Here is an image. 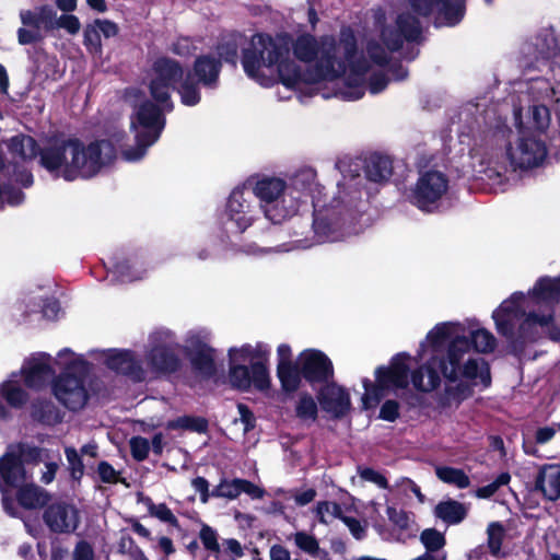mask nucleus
<instances>
[{
    "mask_svg": "<svg viewBox=\"0 0 560 560\" xmlns=\"http://www.w3.org/2000/svg\"><path fill=\"white\" fill-rule=\"evenodd\" d=\"M368 54L376 65H383L387 61V51L376 44H369Z\"/></svg>",
    "mask_w": 560,
    "mask_h": 560,
    "instance_id": "62",
    "label": "nucleus"
},
{
    "mask_svg": "<svg viewBox=\"0 0 560 560\" xmlns=\"http://www.w3.org/2000/svg\"><path fill=\"white\" fill-rule=\"evenodd\" d=\"M220 546L221 553L218 558L222 560H236L244 555L241 542L234 538L223 539Z\"/></svg>",
    "mask_w": 560,
    "mask_h": 560,
    "instance_id": "43",
    "label": "nucleus"
},
{
    "mask_svg": "<svg viewBox=\"0 0 560 560\" xmlns=\"http://www.w3.org/2000/svg\"><path fill=\"white\" fill-rule=\"evenodd\" d=\"M94 23H95L96 27L98 28L100 33L105 38H110L118 34L117 24L109 20L97 19L94 21Z\"/></svg>",
    "mask_w": 560,
    "mask_h": 560,
    "instance_id": "56",
    "label": "nucleus"
},
{
    "mask_svg": "<svg viewBox=\"0 0 560 560\" xmlns=\"http://www.w3.org/2000/svg\"><path fill=\"white\" fill-rule=\"evenodd\" d=\"M515 131L505 125L489 129L485 136V148L478 158V173L499 183L513 172H528L540 167L547 159L546 141L525 126L522 110H514Z\"/></svg>",
    "mask_w": 560,
    "mask_h": 560,
    "instance_id": "5",
    "label": "nucleus"
},
{
    "mask_svg": "<svg viewBox=\"0 0 560 560\" xmlns=\"http://www.w3.org/2000/svg\"><path fill=\"white\" fill-rule=\"evenodd\" d=\"M115 158L116 149L108 140L84 144L77 138H65L44 147L39 163L54 177L73 182L95 176Z\"/></svg>",
    "mask_w": 560,
    "mask_h": 560,
    "instance_id": "6",
    "label": "nucleus"
},
{
    "mask_svg": "<svg viewBox=\"0 0 560 560\" xmlns=\"http://www.w3.org/2000/svg\"><path fill=\"white\" fill-rule=\"evenodd\" d=\"M412 358L407 353H398L390 360L388 366H380L375 371V384L369 380L363 381L364 394L362 404L364 409L375 407L385 390L406 388L409 384V370Z\"/></svg>",
    "mask_w": 560,
    "mask_h": 560,
    "instance_id": "11",
    "label": "nucleus"
},
{
    "mask_svg": "<svg viewBox=\"0 0 560 560\" xmlns=\"http://www.w3.org/2000/svg\"><path fill=\"white\" fill-rule=\"evenodd\" d=\"M180 349L201 373L208 375L214 371L213 350L207 345V334L205 331H189Z\"/></svg>",
    "mask_w": 560,
    "mask_h": 560,
    "instance_id": "16",
    "label": "nucleus"
},
{
    "mask_svg": "<svg viewBox=\"0 0 560 560\" xmlns=\"http://www.w3.org/2000/svg\"><path fill=\"white\" fill-rule=\"evenodd\" d=\"M45 30H51L56 23V12L49 5H40L34 10Z\"/></svg>",
    "mask_w": 560,
    "mask_h": 560,
    "instance_id": "52",
    "label": "nucleus"
},
{
    "mask_svg": "<svg viewBox=\"0 0 560 560\" xmlns=\"http://www.w3.org/2000/svg\"><path fill=\"white\" fill-rule=\"evenodd\" d=\"M269 349L264 343L243 345L229 350V383L243 392H266L270 387L267 368Z\"/></svg>",
    "mask_w": 560,
    "mask_h": 560,
    "instance_id": "9",
    "label": "nucleus"
},
{
    "mask_svg": "<svg viewBox=\"0 0 560 560\" xmlns=\"http://www.w3.org/2000/svg\"><path fill=\"white\" fill-rule=\"evenodd\" d=\"M399 416V405L395 400H387L383 404L380 418L386 421H395Z\"/></svg>",
    "mask_w": 560,
    "mask_h": 560,
    "instance_id": "54",
    "label": "nucleus"
},
{
    "mask_svg": "<svg viewBox=\"0 0 560 560\" xmlns=\"http://www.w3.org/2000/svg\"><path fill=\"white\" fill-rule=\"evenodd\" d=\"M314 513L322 524H331L335 520L342 518L341 506L332 501H319L314 508Z\"/></svg>",
    "mask_w": 560,
    "mask_h": 560,
    "instance_id": "32",
    "label": "nucleus"
},
{
    "mask_svg": "<svg viewBox=\"0 0 560 560\" xmlns=\"http://www.w3.org/2000/svg\"><path fill=\"white\" fill-rule=\"evenodd\" d=\"M497 339L477 319L443 322L436 324L420 343L418 359L425 361L411 375V383L418 390L430 392L440 384V375L434 366L451 381L460 377L474 385L487 387L490 384V371L485 360L470 357V351L490 353L495 349Z\"/></svg>",
    "mask_w": 560,
    "mask_h": 560,
    "instance_id": "3",
    "label": "nucleus"
},
{
    "mask_svg": "<svg viewBox=\"0 0 560 560\" xmlns=\"http://www.w3.org/2000/svg\"><path fill=\"white\" fill-rule=\"evenodd\" d=\"M130 451L132 457L138 460H144L150 452V443L145 438L142 436H133L129 441Z\"/></svg>",
    "mask_w": 560,
    "mask_h": 560,
    "instance_id": "47",
    "label": "nucleus"
},
{
    "mask_svg": "<svg viewBox=\"0 0 560 560\" xmlns=\"http://www.w3.org/2000/svg\"><path fill=\"white\" fill-rule=\"evenodd\" d=\"M488 547L494 557H499L501 545L504 538V528L500 523L493 522L489 524L488 529Z\"/></svg>",
    "mask_w": 560,
    "mask_h": 560,
    "instance_id": "40",
    "label": "nucleus"
},
{
    "mask_svg": "<svg viewBox=\"0 0 560 560\" xmlns=\"http://www.w3.org/2000/svg\"><path fill=\"white\" fill-rule=\"evenodd\" d=\"M434 513L436 517L447 524H457L466 517L467 510L464 504L454 500H447L440 502L435 506Z\"/></svg>",
    "mask_w": 560,
    "mask_h": 560,
    "instance_id": "28",
    "label": "nucleus"
},
{
    "mask_svg": "<svg viewBox=\"0 0 560 560\" xmlns=\"http://www.w3.org/2000/svg\"><path fill=\"white\" fill-rule=\"evenodd\" d=\"M147 505L150 514L155 516L162 522L177 525V518L173 512L164 503L154 504L150 499H147Z\"/></svg>",
    "mask_w": 560,
    "mask_h": 560,
    "instance_id": "45",
    "label": "nucleus"
},
{
    "mask_svg": "<svg viewBox=\"0 0 560 560\" xmlns=\"http://www.w3.org/2000/svg\"><path fill=\"white\" fill-rule=\"evenodd\" d=\"M277 357H278V366L281 368L283 365H290L293 364L292 362V351L289 345L281 343L279 345L277 349Z\"/></svg>",
    "mask_w": 560,
    "mask_h": 560,
    "instance_id": "64",
    "label": "nucleus"
},
{
    "mask_svg": "<svg viewBox=\"0 0 560 560\" xmlns=\"http://www.w3.org/2000/svg\"><path fill=\"white\" fill-rule=\"evenodd\" d=\"M55 364L65 370L52 383L55 397L69 409H81L88 400L84 382V375L89 371L86 361L71 349L65 348L57 353Z\"/></svg>",
    "mask_w": 560,
    "mask_h": 560,
    "instance_id": "10",
    "label": "nucleus"
},
{
    "mask_svg": "<svg viewBox=\"0 0 560 560\" xmlns=\"http://www.w3.org/2000/svg\"><path fill=\"white\" fill-rule=\"evenodd\" d=\"M318 400L322 408L334 417L343 416L350 408L348 393L336 384H328L323 387Z\"/></svg>",
    "mask_w": 560,
    "mask_h": 560,
    "instance_id": "22",
    "label": "nucleus"
},
{
    "mask_svg": "<svg viewBox=\"0 0 560 560\" xmlns=\"http://www.w3.org/2000/svg\"><path fill=\"white\" fill-rule=\"evenodd\" d=\"M0 394L12 408H21L27 401V394L21 386V377L15 373L1 383Z\"/></svg>",
    "mask_w": 560,
    "mask_h": 560,
    "instance_id": "26",
    "label": "nucleus"
},
{
    "mask_svg": "<svg viewBox=\"0 0 560 560\" xmlns=\"http://www.w3.org/2000/svg\"><path fill=\"white\" fill-rule=\"evenodd\" d=\"M499 334L534 339L544 331L560 340V276L539 278L527 293L514 292L492 313Z\"/></svg>",
    "mask_w": 560,
    "mask_h": 560,
    "instance_id": "4",
    "label": "nucleus"
},
{
    "mask_svg": "<svg viewBox=\"0 0 560 560\" xmlns=\"http://www.w3.org/2000/svg\"><path fill=\"white\" fill-rule=\"evenodd\" d=\"M192 488L200 493L202 503H207L210 498L209 483L203 477H197L191 481Z\"/></svg>",
    "mask_w": 560,
    "mask_h": 560,
    "instance_id": "61",
    "label": "nucleus"
},
{
    "mask_svg": "<svg viewBox=\"0 0 560 560\" xmlns=\"http://www.w3.org/2000/svg\"><path fill=\"white\" fill-rule=\"evenodd\" d=\"M420 538L428 551H436L445 545L444 535L433 528L423 530Z\"/></svg>",
    "mask_w": 560,
    "mask_h": 560,
    "instance_id": "44",
    "label": "nucleus"
},
{
    "mask_svg": "<svg viewBox=\"0 0 560 560\" xmlns=\"http://www.w3.org/2000/svg\"><path fill=\"white\" fill-rule=\"evenodd\" d=\"M105 365L124 375L129 376L135 381L147 380V371L142 363L135 359V355L129 350H107L103 353Z\"/></svg>",
    "mask_w": 560,
    "mask_h": 560,
    "instance_id": "19",
    "label": "nucleus"
},
{
    "mask_svg": "<svg viewBox=\"0 0 560 560\" xmlns=\"http://www.w3.org/2000/svg\"><path fill=\"white\" fill-rule=\"evenodd\" d=\"M296 415L304 421H315L317 405L310 395H302L296 405Z\"/></svg>",
    "mask_w": 560,
    "mask_h": 560,
    "instance_id": "41",
    "label": "nucleus"
},
{
    "mask_svg": "<svg viewBox=\"0 0 560 560\" xmlns=\"http://www.w3.org/2000/svg\"><path fill=\"white\" fill-rule=\"evenodd\" d=\"M238 418L235 419V424H241L243 433H247L255 425V417L253 412L243 404L237 406Z\"/></svg>",
    "mask_w": 560,
    "mask_h": 560,
    "instance_id": "50",
    "label": "nucleus"
},
{
    "mask_svg": "<svg viewBox=\"0 0 560 560\" xmlns=\"http://www.w3.org/2000/svg\"><path fill=\"white\" fill-rule=\"evenodd\" d=\"M84 45L91 52H101V33L94 22L92 24H89L84 30Z\"/></svg>",
    "mask_w": 560,
    "mask_h": 560,
    "instance_id": "46",
    "label": "nucleus"
},
{
    "mask_svg": "<svg viewBox=\"0 0 560 560\" xmlns=\"http://www.w3.org/2000/svg\"><path fill=\"white\" fill-rule=\"evenodd\" d=\"M8 150L12 158L20 162L32 161L38 152L36 141L25 135H19L10 138L7 142Z\"/></svg>",
    "mask_w": 560,
    "mask_h": 560,
    "instance_id": "24",
    "label": "nucleus"
},
{
    "mask_svg": "<svg viewBox=\"0 0 560 560\" xmlns=\"http://www.w3.org/2000/svg\"><path fill=\"white\" fill-rule=\"evenodd\" d=\"M44 302V294L25 293L18 302L22 315L28 316L37 313Z\"/></svg>",
    "mask_w": 560,
    "mask_h": 560,
    "instance_id": "42",
    "label": "nucleus"
},
{
    "mask_svg": "<svg viewBox=\"0 0 560 560\" xmlns=\"http://www.w3.org/2000/svg\"><path fill=\"white\" fill-rule=\"evenodd\" d=\"M536 487L544 493V495L555 501L560 498V466L546 465L540 471L536 481Z\"/></svg>",
    "mask_w": 560,
    "mask_h": 560,
    "instance_id": "23",
    "label": "nucleus"
},
{
    "mask_svg": "<svg viewBox=\"0 0 560 560\" xmlns=\"http://www.w3.org/2000/svg\"><path fill=\"white\" fill-rule=\"evenodd\" d=\"M148 269L139 259L124 260L115 266L114 275L120 282H131L142 279Z\"/></svg>",
    "mask_w": 560,
    "mask_h": 560,
    "instance_id": "27",
    "label": "nucleus"
},
{
    "mask_svg": "<svg viewBox=\"0 0 560 560\" xmlns=\"http://www.w3.org/2000/svg\"><path fill=\"white\" fill-rule=\"evenodd\" d=\"M44 521L51 532L69 534L78 528L80 516L74 505L56 503L47 508Z\"/></svg>",
    "mask_w": 560,
    "mask_h": 560,
    "instance_id": "18",
    "label": "nucleus"
},
{
    "mask_svg": "<svg viewBox=\"0 0 560 560\" xmlns=\"http://www.w3.org/2000/svg\"><path fill=\"white\" fill-rule=\"evenodd\" d=\"M303 376L311 381H324L332 375V364L322 351L308 349L300 353L298 359Z\"/></svg>",
    "mask_w": 560,
    "mask_h": 560,
    "instance_id": "21",
    "label": "nucleus"
},
{
    "mask_svg": "<svg viewBox=\"0 0 560 560\" xmlns=\"http://www.w3.org/2000/svg\"><path fill=\"white\" fill-rule=\"evenodd\" d=\"M177 342L173 331L166 328L153 330L148 338L144 352L147 378L162 372H173L179 365Z\"/></svg>",
    "mask_w": 560,
    "mask_h": 560,
    "instance_id": "13",
    "label": "nucleus"
},
{
    "mask_svg": "<svg viewBox=\"0 0 560 560\" xmlns=\"http://www.w3.org/2000/svg\"><path fill=\"white\" fill-rule=\"evenodd\" d=\"M341 44L332 36L316 37L310 33L298 35L291 42L290 51L298 66L271 37L257 34L243 56L246 74L262 86L277 79L288 89L303 91L317 83H334L335 95L345 101H357L364 95L365 83L372 94L382 92L386 78L374 67L357 57L354 37L343 32Z\"/></svg>",
    "mask_w": 560,
    "mask_h": 560,
    "instance_id": "1",
    "label": "nucleus"
},
{
    "mask_svg": "<svg viewBox=\"0 0 560 560\" xmlns=\"http://www.w3.org/2000/svg\"><path fill=\"white\" fill-rule=\"evenodd\" d=\"M448 179L436 170L422 172L411 194V202L422 211H434L447 192Z\"/></svg>",
    "mask_w": 560,
    "mask_h": 560,
    "instance_id": "15",
    "label": "nucleus"
},
{
    "mask_svg": "<svg viewBox=\"0 0 560 560\" xmlns=\"http://www.w3.org/2000/svg\"><path fill=\"white\" fill-rule=\"evenodd\" d=\"M55 359L48 353H39L28 360L21 370V378L31 388H40L55 375L51 366Z\"/></svg>",
    "mask_w": 560,
    "mask_h": 560,
    "instance_id": "20",
    "label": "nucleus"
},
{
    "mask_svg": "<svg viewBox=\"0 0 560 560\" xmlns=\"http://www.w3.org/2000/svg\"><path fill=\"white\" fill-rule=\"evenodd\" d=\"M32 408L33 417L44 423L54 424L59 421V412L50 401L34 404Z\"/></svg>",
    "mask_w": 560,
    "mask_h": 560,
    "instance_id": "35",
    "label": "nucleus"
},
{
    "mask_svg": "<svg viewBox=\"0 0 560 560\" xmlns=\"http://www.w3.org/2000/svg\"><path fill=\"white\" fill-rule=\"evenodd\" d=\"M292 538L295 546L305 553H308L311 556H323V558H326L328 556L326 551H323L320 549L319 542L316 539V537L306 532H296L292 535Z\"/></svg>",
    "mask_w": 560,
    "mask_h": 560,
    "instance_id": "33",
    "label": "nucleus"
},
{
    "mask_svg": "<svg viewBox=\"0 0 560 560\" xmlns=\"http://www.w3.org/2000/svg\"><path fill=\"white\" fill-rule=\"evenodd\" d=\"M241 493H246L252 499H261L265 494V490L260 487L256 486L255 483L241 479Z\"/></svg>",
    "mask_w": 560,
    "mask_h": 560,
    "instance_id": "60",
    "label": "nucleus"
},
{
    "mask_svg": "<svg viewBox=\"0 0 560 560\" xmlns=\"http://www.w3.org/2000/svg\"><path fill=\"white\" fill-rule=\"evenodd\" d=\"M221 63L213 57L201 56L194 65V71L184 75L180 65L173 59L162 57L154 61L149 74L148 89L152 101L140 88L126 89L124 102L131 108L130 131L137 147L127 150L124 156L128 161L141 159L147 149L158 141L165 127V112L173 109L171 91L177 85L180 102L185 106H195L200 100L198 83L214 88L219 78Z\"/></svg>",
    "mask_w": 560,
    "mask_h": 560,
    "instance_id": "2",
    "label": "nucleus"
},
{
    "mask_svg": "<svg viewBox=\"0 0 560 560\" xmlns=\"http://www.w3.org/2000/svg\"><path fill=\"white\" fill-rule=\"evenodd\" d=\"M529 94L533 104L525 115L522 113V117L528 130L541 137L551 125V114L547 104L556 106L560 118V84L555 85L546 79H536L530 83Z\"/></svg>",
    "mask_w": 560,
    "mask_h": 560,
    "instance_id": "12",
    "label": "nucleus"
},
{
    "mask_svg": "<svg viewBox=\"0 0 560 560\" xmlns=\"http://www.w3.org/2000/svg\"><path fill=\"white\" fill-rule=\"evenodd\" d=\"M98 475L104 482L114 483L118 480V472L106 462L100 463Z\"/></svg>",
    "mask_w": 560,
    "mask_h": 560,
    "instance_id": "59",
    "label": "nucleus"
},
{
    "mask_svg": "<svg viewBox=\"0 0 560 560\" xmlns=\"http://www.w3.org/2000/svg\"><path fill=\"white\" fill-rule=\"evenodd\" d=\"M366 177L375 183L383 182L392 175V164L387 158L374 156L366 164Z\"/></svg>",
    "mask_w": 560,
    "mask_h": 560,
    "instance_id": "30",
    "label": "nucleus"
},
{
    "mask_svg": "<svg viewBox=\"0 0 560 560\" xmlns=\"http://www.w3.org/2000/svg\"><path fill=\"white\" fill-rule=\"evenodd\" d=\"M67 460L69 463V467L71 470V476L74 479H80L83 475V464L81 462V458L73 447H67L65 450Z\"/></svg>",
    "mask_w": 560,
    "mask_h": 560,
    "instance_id": "48",
    "label": "nucleus"
},
{
    "mask_svg": "<svg viewBox=\"0 0 560 560\" xmlns=\"http://www.w3.org/2000/svg\"><path fill=\"white\" fill-rule=\"evenodd\" d=\"M357 471L363 481L371 482L380 489L392 491L393 487L389 486L387 478L382 471L364 466H359Z\"/></svg>",
    "mask_w": 560,
    "mask_h": 560,
    "instance_id": "38",
    "label": "nucleus"
},
{
    "mask_svg": "<svg viewBox=\"0 0 560 560\" xmlns=\"http://www.w3.org/2000/svg\"><path fill=\"white\" fill-rule=\"evenodd\" d=\"M316 497V490L313 488H306L301 490H292L290 498H292L296 505L304 506L311 503Z\"/></svg>",
    "mask_w": 560,
    "mask_h": 560,
    "instance_id": "53",
    "label": "nucleus"
},
{
    "mask_svg": "<svg viewBox=\"0 0 560 560\" xmlns=\"http://www.w3.org/2000/svg\"><path fill=\"white\" fill-rule=\"evenodd\" d=\"M278 377L281 382L282 388L285 392H294L299 388L301 383V366L290 364L277 368Z\"/></svg>",
    "mask_w": 560,
    "mask_h": 560,
    "instance_id": "31",
    "label": "nucleus"
},
{
    "mask_svg": "<svg viewBox=\"0 0 560 560\" xmlns=\"http://www.w3.org/2000/svg\"><path fill=\"white\" fill-rule=\"evenodd\" d=\"M257 209L245 197L243 189H234L228 200V223L234 225L235 232L242 233L249 228L257 218Z\"/></svg>",
    "mask_w": 560,
    "mask_h": 560,
    "instance_id": "17",
    "label": "nucleus"
},
{
    "mask_svg": "<svg viewBox=\"0 0 560 560\" xmlns=\"http://www.w3.org/2000/svg\"><path fill=\"white\" fill-rule=\"evenodd\" d=\"M315 182V172L311 168L301 170L292 178L291 187L279 177H262L255 182L253 194L259 200V207L265 218L275 223H281L293 217L300 209Z\"/></svg>",
    "mask_w": 560,
    "mask_h": 560,
    "instance_id": "8",
    "label": "nucleus"
},
{
    "mask_svg": "<svg viewBox=\"0 0 560 560\" xmlns=\"http://www.w3.org/2000/svg\"><path fill=\"white\" fill-rule=\"evenodd\" d=\"M241 479H223L220 483L213 489L211 495L217 498H224L229 500H234L241 494Z\"/></svg>",
    "mask_w": 560,
    "mask_h": 560,
    "instance_id": "37",
    "label": "nucleus"
},
{
    "mask_svg": "<svg viewBox=\"0 0 560 560\" xmlns=\"http://www.w3.org/2000/svg\"><path fill=\"white\" fill-rule=\"evenodd\" d=\"M55 26L66 30L71 35H75L81 28V23L75 15L63 14L56 20Z\"/></svg>",
    "mask_w": 560,
    "mask_h": 560,
    "instance_id": "49",
    "label": "nucleus"
},
{
    "mask_svg": "<svg viewBox=\"0 0 560 560\" xmlns=\"http://www.w3.org/2000/svg\"><path fill=\"white\" fill-rule=\"evenodd\" d=\"M73 560H94L93 548L86 541H80L74 548Z\"/></svg>",
    "mask_w": 560,
    "mask_h": 560,
    "instance_id": "58",
    "label": "nucleus"
},
{
    "mask_svg": "<svg viewBox=\"0 0 560 560\" xmlns=\"http://www.w3.org/2000/svg\"><path fill=\"white\" fill-rule=\"evenodd\" d=\"M392 491H395L397 495L409 498L410 493H413L418 499L419 503H424L425 497L422 494L420 487L409 478L401 477L393 486Z\"/></svg>",
    "mask_w": 560,
    "mask_h": 560,
    "instance_id": "36",
    "label": "nucleus"
},
{
    "mask_svg": "<svg viewBox=\"0 0 560 560\" xmlns=\"http://www.w3.org/2000/svg\"><path fill=\"white\" fill-rule=\"evenodd\" d=\"M16 498L19 504L26 510L40 509L49 501V494L34 483L19 487Z\"/></svg>",
    "mask_w": 560,
    "mask_h": 560,
    "instance_id": "25",
    "label": "nucleus"
},
{
    "mask_svg": "<svg viewBox=\"0 0 560 560\" xmlns=\"http://www.w3.org/2000/svg\"><path fill=\"white\" fill-rule=\"evenodd\" d=\"M43 38L40 30L34 27L22 26L18 30V42L21 45H28L36 43Z\"/></svg>",
    "mask_w": 560,
    "mask_h": 560,
    "instance_id": "51",
    "label": "nucleus"
},
{
    "mask_svg": "<svg viewBox=\"0 0 560 560\" xmlns=\"http://www.w3.org/2000/svg\"><path fill=\"white\" fill-rule=\"evenodd\" d=\"M23 451L20 446H10L7 453L0 457V492L4 511L13 516L20 517L14 506L12 491L21 487L27 479L22 462Z\"/></svg>",
    "mask_w": 560,
    "mask_h": 560,
    "instance_id": "14",
    "label": "nucleus"
},
{
    "mask_svg": "<svg viewBox=\"0 0 560 560\" xmlns=\"http://www.w3.org/2000/svg\"><path fill=\"white\" fill-rule=\"evenodd\" d=\"M208 422L201 417L183 416L175 420L168 421L166 429L168 430H190L202 433L207 430Z\"/></svg>",
    "mask_w": 560,
    "mask_h": 560,
    "instance_id": "34",
    "label": "nucleus"
},
{
    "mask_svg": "<svg viewBox=\"0 0 560 560\" xmlns=\"http://www.w3.org/2000/svg\"><path fill=\"white\" fill-rule=\"evenodd\" d=\"M39 311H42L44 317L54 319L58 316L60 308L56 300L44 296V302Z\"/></svg>",
    "mask_w": 560,
    "mask_h": 560,
    "instance_id": "57",
    "label": "nucleus"
},
{
    "mask_svg": "<svg viewBox=\"0 0 560 560\" xmlns=\"http://www.w3.org/2000/svg\"><path fill=\"white\" fill-rule=\"evenodd\" d=\"M341 521L347 525V527L349 528L351 534L357 539H360L364 536L365 528L362 526L360 521H358L353 517H348V516H342Z\"/></svg>",
    "mask_w": 560,
    "mask_h": 560,
    "instance_id": "63",
    "label": "nucleus"
},
{
    "mask_svg": "<svg viewBox=\"0 0 560 560\" xmlns=\"http://www.w3.org/2000/svg\"><path fill=\"white\" fill-rule=\"evenodd\" d=\"M218 533L211 526L203 524L199 532V539L206 550L219 557L221 553V546L218 540Z\"/></svg>",
    "mask_w": 560,
    "mask_h": 560,
    "instance_id": "39",
    "label": "nucleus"
},
{
    "mask_svg": "<svg viewBox=\"0 0 560 560\" xmlns=\"http://www.w3.org/2000/svg\"><path fill=\"white\" fill-rule=\"evenodd\" d=\"M435 475L442 482L455 486L458 489H466L470 486L469 477L459 468L436 466Z\"/></svg>",
    "mask_w": 560,
    "mask_h": 560,
    "instance_id": "29",
    "label": "nucleus"
},
{
    "mask_svg": "<svg viewBox=\"0 0 560 560\" xmlns=\"http://www.w3.org/2000/svg\"><path fill=\"white\" fill-rule=\"evenodd\" d=\"M404 10L395 16V30L390 26L382 28V39L389 51L401 47L402 42L413 40L420 34L418 16L436 13V24L453 26L464 16V0H404Z\"/></svg>",
    "mask_w": 560,
    "mask_h": 560,
    "instance_id": "7",
    "label": "nucleus"
},
{
    "mask_svg": "<svg viewBox=\"0 0 560 560\" xmlns=\"http://www.w3.org/2000/svg\"><path fill=\"white\" fill-rule=\"evenodd\" d=\"M20 19L22 22V25L27 27H34L35 30H43L44 26L42 22L39 21L36 12L34 10H22L20 12Z\"/></svg>",
    "mask_w": 560,
    "mask_h": 560,
    "instance_id": "55",
    "label": "nucleus"
}]
</instances>
